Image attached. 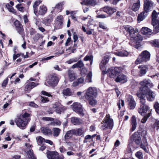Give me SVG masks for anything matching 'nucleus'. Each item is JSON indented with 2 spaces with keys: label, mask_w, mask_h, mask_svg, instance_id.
<instances>
[{
  "label": "nucleus",
  "mask_w": 159,
  "mask_h": 159,
  "mask_svg": "<svg viewBox=\"0 0 159 159\" xmlns=\"http://www.w3.org/2000/svg\"><path fill=\"white\" fill-rule=\"evenodd\" d=\"M139 68L140 69V71L139 72V75L140 76H142L145 75L146 73L148 68L146 66L140 65L139 66Z\"/></svg>",
  "instance_id": "obj_19"
},
{
  "label": "nucleus",
  "mask_w": 159,
  "mask_h": 159,
  "mask_svg": "<svg viewBox=\"0 0 159 159\" xmlns=\"http://www.w3.org/2000/svg\"><path fill=\"white\" fill-rule=\"evenodd\" d=\"M152 23L154 28V31L156 33L159 32V18L156 11L154 10L152 15Z\"/></svg>",
  "instance_id": "obj_6"
},
{
  "label": "nucleus",
  "mask_w": 159,
  "mask_h": 159,
  "mask_svg": "<svg viewBox=\"0 0 159 159\" xmlns=\"http://www.w3.org/2000/svg\"><path fill=\"white\" fill-rule=\"evenodd\" d=\"M47 156L48 159H64V157L62 155H59L57 152L56 151L51 152L48 151L47 153Z\"/></svg>",
  "instance_id": "obj_10"
},
{
  "label": "nucleus",
  "mask_w": 159,
  "mask_h": 159,
  "mask_svg": "<svg viewBox=\"0 0 159 159\" xmlns=\"http://www.w3.org/2000/svg\"><path fill=\"white\" fill-rule=\"evenodd\" d=\"M14 24L16 27V29L20 28V27L23 26L20 22L18 20H16L14 22Z\"/></svg>",
  "instance_id": "obj_45"
},
{
  "label": "nucleus",
  "mask_w": 159,
  "mask_h": 159,
  "mask_svg": "<svg viewBox=\"0 0 159 159\" xmlns=\"http://www.w3.org/2000/svg\"><path fill=\"white\" fill-rule=\"evenodd\" d=\"M154 107L157 112L159 114V103L156 102L154 105Z\"/></svg>",
  "instance_id": "obj_52"
},
{
  "label": "nucleus",
  "mask_w": 159,
  "mask_h": 159,
  "mask_svg": "<svg viewBox=\"0 0 159 159\" xmlns=\"http://www.w3.org/2000/svg\"><path fill=\"white\" fill-rule=\"evenodd\" d=\"M42 120L45 121H53L54 118L49 117H43L42 118Z\"/></svg>",
  "instance_id": "obj_55"
},
{
  "label": "nucleus",
  "mask_w": 159,
  "mask_h": 159,
  "mask_svg": "<svg viewBox=\"0 0 159 159\" xmlns=\"http://www.w3.org/2000/svg\"><path fill=\"white\" fill-rule=\"evenodd\" d=\"M52 129L53 131V136L56 137L58 136L61 131V129L55 127L53 128Z\"/></svg>",
  "instance_id": "obj_32"
},
{
  "label": "nucleus",
  "mask_w": 159,
  "mask_h": 159,
  "mask_svg": "<svg viewBox=\"0 0 159 159\" xmlns=\"http://www.w3.org/2000/svg\"><path fill=\"white\" fill-rule=\"evenodd\" d=\"M61 105H62L59 102H56L53 104V107L56 109L58 108L61 107Z\"/></svg>",
  "instance_id": "obj_53"
},
{
  "label": "nucleus",
  "mask_w": 159,
  "mask_h": 159,
  "mask_svg": "<svg viewBox=\"0 0 159 159\" xmlns=\"http://www.w3.org/2000/svg\"><path fill=\"white\" fill-rule=\"evenodd\" d=\"M110 129H112L113 126V125H114V123H113V120L112 119L110 118Z\"/></svg>",
  "instance_id": "obj_63"
},
{
  "label": "nucleus",
  "mask_w": 159,
  "mask_h": 159,
  "mask_svg": "<svg viewBox=\"0 0 159 159\" xmlns=\"http://www.w3.org/2000/svg\"><path fill=\"white\" fill-rule=\"evenodd\" d=\"M41 132L45 135H49L52 134L51 130L48 127H43L41 129Z\"/></svg>",
  "instance_id": "obj_25"
},
{
  "label": "nucleus",
  "mask_w": 159,
  "mask_h": 159,
  "mask_svg": "<svg viewBox=\"0 0 159 159\" xmlns=\"http://www.w3.org/2000/svg\"><path fill=\"white\" fill-rule=\"evenodd\" d=\"M135 156L139 159H143V154L140 151L137 152L135 154Z\"/></svg>",
  "instance_id": "obj_48"
},
{
  "label": "nucleus",
  "mask_w": 159,
  "mask_h": 159,
  "mask_svg": "<svg viewBox=\"0 0 159 159\" xmlns=\"http://www.w3.org/2000/svg\"><path fill=\"white\" fill-rule=\"evenodd\" d=\"M29 83L32 89H33V88L35 87L37 85H38V84L34 82H31Z\"/></svg>",
  "instance_id": "obj_62"
},
{
  "label": "nucleus",
  "mask_w": 159,
  "mask_h": 159,
  "mask_svg": "<svg viewBox=\"0 0 159 159\" xmlns=\"http://www.w3.org/2000/svg\"><path fill=\"white\" fill-rule=\"evenodd\" d=\"M128 104L129 108L131 110L134 109L136 105V103L133 97L129 95L127 99Z\"/></svg>",
  "instance_id": "obj_14"
},
{
  "label": "nucleus",
  "mask_w": 159,
  "mask_h": 159,
  "mask_svg": "<svg viewBox=\"0 0 159 159\" xmlns=\"http://www.w3.org/2000/svg\"><path fill=\"white\" fill-rule=\"evenodd\" d=\"M153 45L154 47L159 48V41L155 40L154 42Z\"/></svg>",
  "instance_id": "obj_56"
},
{
  "label": "nucleus",
  "mask_w": 159,
  "mask_h": 159,
  "mask_svg": "<svg viewBox=\"0 0 159 159\" xmlns=\"http://www.w3.org/2000/svg\"><path fill=\"white\" fill-rule=\"evenodd\" d=\"M131 124L132 126L131 130L132 131L136 129L137 123L136 117L134 116H133L131 119Z\"/></svg>",
  "instance_id": "obj_28"
},
{
  "label": "nucleus",
  "mask_w": 159,
  "mask_h": 159,
  "mask_svg": "<svg viewBox=\"0 0 159 159\" xmlns=\"http://www.w3.org/2000/svg\"><path fill=\"white\" fill-rule=\"evenodd\" d=\"M98 0H86L85 4L94 7L98 4Z\"/></svg>",
  "instance_id": "obj_26"
},
{
  "label": "nucleus",
  "mask_w": 159,
  "mask_h": 159,
  "mask_svg": "<svg viewBox=\"0 0 159 159\" xmlns=\"http://www.w3.org/2000/svg\"><path fill=\"white\" fill-rule=\"evenodd\" d=\"M40 101L43 103H46L49 101V100L48 98L41 96Z\"/></svg>",
  "instance_id": "obj_50"
},
{
  "label": "nucleus",
  "mask_w": 159,
  "mask_h": 159,
  "mask_svg": "<svg viewBox=\"0 0 159 159\" xmlns=\"http://www.w3.org/2000/svg\"><path fill=\"white\" fill-rule=\"evenodd\" d=\"M6 7L8 9L9 11L11 12H14V9L12 6H10L9 4L7 3L5 5Z\"/></svg>",
  "instance_id": "obj_46"
},
{
  "label": "nucleus",
  "mask_w": 159,
  "mask_h": 159,
  "mask_svg": "<svg viewBox=\"0 0 159 159\" xmlns=\"http://www.w3.org/2000/svg\"><path fill=\"white\" fill-rule=\"evenodd\" d=\"M147 100L149 101H152L154 100L155 97L154 93L149 89H146L145 93Z\"/></svg>",
  "instance_id": "obj_17"
},
{
  "label": "nucleus",
  "mask_w": 159,
  "mask_h": 159,
  "mask_svg": "<svg viewBox=\"0 0 159 159\" xmlns=\"http://www.w3.org/2000/svg\"><path fill=\"white\" fill-rule=\"evenodd\" d=\"M84 65L82 61H79L76 63L72 66L71 68L73 69L77 68H82L84 67Z\"/></svg>",
  "instance_id": "obj_30"
},
{
  "label": "nucleus",
  "mask_w": 159,
  "mask_h": 159,
  "mask_svg": "<svg viewBox=\"0 0 159 159\" xmlns=\"http://www.w3.org/2000/svg\"><path fill=\"white\" fill-rule=\"evenodd\" d=\"M62 93L64 96H70L72 94V92L69 88H67L63 90Z\"/></svg>",
  "instance_id": "obj_33"
},
{
  "label": "nucleus",
  "mask_w": 159,
  "mask_h": 159,
  "mask_svg": "<svg viewBox=\"0 0 159 159\" xmlns=\"http://www.w3.org/2000/svg\"><path fill=\"white\" fill-rule=\"evenodd\" d=\"M43 21L44 23L48 25V24L52 21V20L51 18L45 17L44 18Z\"/></svg>",
  "instance_id": "obj_43"
},
{
  "label": "nucleus",
  "mask_w": 159,
  "mask_h": 159,
  "mask_svg": "<svg viewBox=\"0 0 159 159\" xmlns=\"http://www.w3.org/2000/svg\"><path fill=\"white\" fill-rule=\"evenodd\" d=\"M68 78L71 82L73 81L77 78L76 74L73 70L69 69L68 71Z\"/></svg>",
  "instance_id": "obj_18"
},
{
  "label": "nucleus",
  "mask_w": 159,
  "mask_h": 159,
  "mask_svg": "<svg viewBox=\"0 0 159 159\" xmlns=\"http://www.w3.org/2000/svg\"><path fill=\"white\" fill-rule=\"evenodd\" d=\"M84 60L85 61H89L90 64L91 65L93 61V56L91 55H87L84 58Z\"/></svg>",
  "instance_id": "obj_36"
},
{
  "label": "nucleus",
  "mask_w": 159,
  "mask_h": 159,
  "mask_svg": "<svg viewBox=\"0 0 159 159\" xmlns=\"http://www.w3.org/2000/svg\"><path fill=\"white\" fill-rule=\"evenodd\" d=\"M126 31L129 33L131 37L130 39L133 42H139L142 41L141 36L138 34V32L136 31L132 26L127 25L125 27Z\"/></svg>",
  "instance_id": "obj_4"
},
{
  "label": "nucleus",
  "mask_w": 159,
  "mask_h": 159,
  "mask_svg": "<svg viewBox=\"0 0 159 159\" xmlns=\"http://www.w3.org/2000/svg\"><path fill=\"white\" fill-rule=\"evenodd\" d=\"M133 137L134 140L136 143L139 144L141 141V138L140 136L138 133H135L133 135Z\"/></svg>",
  "instance_id": "obj_24"
},
{
  "label": "nucleus",
  "mask_w": 159,
  "mask_h": 159,
  "mask_svg": "<svg viewBox=\"0 0 159 159\" xmlns=\"http://www.w3.org/2000/svg\"><path fill=\"white\" fill-rule=\"evenodd\" d=\"M92 72L91 71H90L88 74L85 81L89 83L92 81Z\"/></svg>",
  "instance_id": "obj_38"
},
{
  "label": "nucleus",
  "mask_w": 159,
  "mask_h": 159,
  "mask_svg": "<svg viewBox=\"0 0 159 159\" xmlns=\"http://www.w3.org/2000/svg\"><path fill=\"white\" fill-rule=\"evenodd\" d=\"M47 7L44 5H41L38 11V9L36 11L37 13L34 12V13L36 16H38L39 15L43 16L46 14L47 11Z\"/></svg>",
  "instance_id": "obj_12"
},
{
  "label": "nucleus",
  "mask_w": 159,
  "mask_h": 159,
  "mask_svg": "<svg viewBox=\"0 0 159 159\" xmlns=\"http://www.w3.org/2000/svg\"><path fill=\"white\" fill-rule=\"evenodd\" d=\"M66 109V108L61 105V107L56 109V111L57 113L60 114L61 112H63Z\"/></svg>",
  "instance_id": "obj_40"
},
{
  "label": "nucleus",
  "mask_w": 159,
  "mask_h": 159,
  "mask_svg": "<svg viewBox=\"0 0 159 159\" xmlns=\"http://www.w3.org/2000/svg\"><path fill=\"white\" fill-rule=\"evenodd\" d=\"M30 120V114L25 113L19 115L15 121L17 126L20 129H24Z\"/></svg>",
  "instance_id": "obj_3"
},
{
  "label": "nucleus",
  "mask_w": 159,
  "mask_h": 159,
  "mask_svg": "<svg viewBox=\"0 0 159 159\" xmlns=\"http://www.w3.org/2000/svg\"><path fill=\"white\" fill-rule=\"evenodd\" d=\"M139 97L140 98V106L138 110L139 113L142 116L145 115L147 112L151 113V111L149 106L145 104V99L143 98V95Z\"/></svg>",
  "instance_id": "obj_5"
},
{
  "label": "nucleus",
  "mask_w": 159,
  "mask_h": 159,
  "mask_svg": "<svg viewBox=\"0 0 159 159\" xmlns=\"http://www.w3.org/2000/svg\"><path fill=\"white\" fill-rule=\"evenodd\" d=\"M153 128L158 130L159 129V120H156L153 125Z\"/></svg>",
  "instance_id": "obj_47"
},
{
  "label": "nucleus",
  "mask_w": 159,
  "mask_h": 159,
  "mask_svg": "<svg viewBox=\"0 0 159 159\" xmlns=\"http://www.w3.org/2000/svg\"><path fill=\"white\" fill-rule=\"evenodd\" d=\"M108 16H106L104 15L101 14L97 15L96 16V17L97 18H104L107 17H108Z\"/></svg>",
  "instance_id": "obj_61"
},
{
  "label": "nucleus",
  "mask_w": 159,
  "mask_h": 159,
  "mask_svg": "<svg viewBox=\"0 0 159 159\" xmlns=\"http://www.w3.org/2000/svg\"><path fill=\"white\" fill-rule=\"evenodd\" d=\"M129 53L126 51H123L116 52L115 54L118 56L121 57H127L128 56Z\"/></svg>",
  "instance_id": "obj_31"
},
{
  "label": "nucleus",
  "mask_w": 159,
  "mask_h": 159,
  "mask_svg": "<svg viewBox=\"0 0 159 159\" xmlns=\"http://www.w3.org/2000/svg\"><path fill=\"white\" fill-rule=\"evenodd\" d=\"M32 89L29 83L28 84H26L25 86V91H27L28 92L30 91Z\"/></svg>",
  "instance_id": "obj_49"
},
{
  "label": "nucleus",
  "mask_w": 159,
  "mask_h": 159,
  "mask_svg": "<svg viewBox=\"0 0 159 159\" xmlns=\"http://www.w3.org/2000/svg\"><path fill=\"white\" fill-rule=\"evenodd\" d=\"M101 129L103 130L108 129L109 127V115H107L102 121Z\"/></svg>",
  "instance_id": "obj_15"
},
{
  "label": "nucleus",
  "mask_w": 159,
  "mask_h": 159,
  "mask_svg": "<svg viewBox=\"0 0 159 159\" xmlns=\"http://www.w3.org/2000/svg\"><path fill=\"white\" fill-rule=\"evenodd\" d=\"M109 60V56H106L104 57L100 64V67L101 70H103L102 74L103 75L106 74L107 73L109 70V68L108 67L107 69V70H106L107 67V64H108Z\"/></svg>",
  "instance_id": "obj_8"
},
{
  "label": "nucleus",
  "mask_w": 159,
  "mask_h": 159,
  "mask_svg": "<svg viewBox=\"0 0 159 159\" xmlns=\"http://www.w3.org/2000/svg\"><path fill=\"white\" fill-rule=\"evenodd\" d=\"M29 105L30 106L32 107L35 108H37L38 107V106L36 104L32 102H30Z\"/></svg>",
  "instance_id": "obj_59"
},
{
  "label": "nucleus",
  "mask_w": 159,
  "mask_h": 159,
  "mask_svg": "<svg viewBox=\"0 0 159 159\" xmlns=\"http://www.w3.org/2000/svg\"><path fill=\"white\" fill-rule=\"evenodd\" d=\"M151 114V113H148L141 120V123L143 124L145 123L148 119L150 116Z\"/></svg>",
  "instance_id": "obj_39"
},
{
  "label": "nucleus",
  "mask_w": 159,
  "mask_h": 159,
  "mask_svg": "<svg viewBox=\"0 0 159 159\" xmlns=\"http://www.w3.org/2000/svg\"><path fill=\"white\" fill-rule=\"evenodd\" d=\"M8 80L7 78H6L5 80H4L2 84V86L6 87V84L8 83Z\"/></svg>",
  "instance_id": "obj_60"
},
{
  "label": "nucleus",
  "mask_w": 159,
  "mask_h": 159,
  "mask_svg": "<svg viewBox=\"0 0 159 159\" xmlns=\"http://www.w3.org/2000/svg\"><path fill=\"white\" fill-rule=\"evenodd\" d=\"M73 135H74V133L73 129L67 131L64 135V140L66 141L67 140L70 139Z\"/></svg>",
  "instance_id": "obj_27"
},
{
  "label": "nucleus",
  "mask_w": 159,
  "mask_h": 159,
  "mask_svg": "<svg viewBox=\"0 0 159 159\" xmlns=\"http://www.w3.org/2000/svg\"><path fill=\"white\" fill-rule=\"evenodd\" d=\"M16 30L18 33L22 36L24 34V30L23 26L20 27L17 29H16Z\"/></svg>",
  "instance_id": "obj_42"
},
{
  "label": "nucleus",
  "mask_w": 159,
  "mask_h": 159,
  "mask_svg": "<svg viewBox=\"0 0 159 159\" xmlns=\"http://www.w3.org/2000/svg\"><path fill=\"white\" fill-rule=\"evenodd\" d=\"M42 1L41 0H38L36 1L33 6L34 12H35L36 13H37L36 11H37V7L41 3Z\"/></svg>",
  "instance_id": "obj_34"
},
{
  "label": "nucleus",
  "mask_w": 159,
  "mask_h": 159,
  "mask_svg": "<svg viewBox=\"0 0 159 159\" xmlns=\"http://www.w3.org/2000/svg\"><path fill=\"white\" fill-rule=\"evenodd\" d=\"M77 59L76 58H72L66 61V63L68 64H71L74 62L77 61Z\"/></svg>",
  "instance_id": "obj_54"
},
{
  "label": "nucleus",
  "mask_w": 159,
  "mask_h": 159,
  "mask_svg": "<svg viewBox=\"0 0 159 159\" xmlns=\"http://www.w3.org/2000/svg\"><path fill=\"white\" fill-rule=\"evenodd\" d=\"M74 135L78 136H83L85 131L83 128H80L78 129H73Z\"/></svg>",
  "instance_id": "obj_20"
},
{
  "label": "nucleus",
  "mask_w": 159,
  "mask_h": 159,
  "mask_svg": "<svg viewBox=\"0 0 159 159\" xmlns=\"http://www.w3.org/2000/svg\"><path fill=\"white\" fill-rule=\"evenodd\" d=\"M41 93L42 94H43V95L47 96L48 97H52V96L49 93H48L44 91H42L41 92Z\"/></svg>",
  "instance_id": "obj_58"
},
{
  "label": "nucleus",
  "mask_w": 159,
  "mask_h": 159,
  "mask_svg": "<svg viewBox=\"0 0 159 159\" xmlns=\"http://www.w3.org/2000/svg\"><path fill=\"white\" fill-rule=\"evenodd\" d=\"M101 10L103 11H104L109 14V7L108 6L104 7L102 8H101Z\"/></svg>",
  "instance_id": "obj_51"
},
{
  "label": "nucleus",
  "mask_w": 159,
  "mask_h": 159,
  "mask_svg": "<svg viewBox=\"0 0 159 159\" xmlns=\"http://www.w3.org/2000/svg\"><path fill=\"white\" fill-rule=\"evenodd\" d=\"M153 2L149 0H144V10L147 12L152 10L153 8Z\"/></svg>",
  "instance_id": "obj_13"
},
{
  "label": "nucleus",
  "mask_w": 159,
  "mask_h": 159,
  "mask_svg": "<svg viewBox=\"0 0 159 159\" xmlns=\"http://www.w3.org/2000/svg\"><path fill=\"white\" fill-rule=\"evenodd\" d=\"M140 7V1L138 0L137 2L134 3L132 7V10L134 11H136L138 10Z\"/></svg>",
  "instance_id": "obj_29"
},
{
  "label": "nucleus",
  "mask_w": 159,
  "mask_h": 159,
  "mask_svg": "<svg viewBox=\"0 0 159 159\" xmlns=\"http://www.w3.org/2000/svg\"><path fill=\"white\" fill-rule=\"evenodd\" d=\"M150 57V54L149 52L144 51L139 56L135 61V64L137 65L143 62H146L149 60Z\"/></svg>",
  "instance_id": "obj_7"
},
{
  "label": "nucleus",
  "mask_w": 159,
  "mask_h": 159,
  "mask_svg": "<svg viewBox=\"0 0 159 159\" xmlns=\"http://www.w3.org/2000/svg\"><path fill=\"white\" fill-rule=\"evenodd\" d=\"M148 12L144 10L143 12L138 15L137 20L138 23H140L143 21L148 15Z\"/></svg>",
  "instance_id": "obj_22"
},
{
  "label": "nucleus",
  "mask_w": 159,
  "mask_h": 159,
  "mask_svg": "<svg viewBox=\"0 0 159 159\" xmlns=\"http://www.w3.org/2000/svg\"><path fill=\"white\" fill-rule=\"evenodd\" d=\"M59 149L60 152L61 153H64L66 151V150L64 148L63 146L61 147Z\"/></svg>",
  "instance_id": "obj_64"
},
{
  "label": "nucleus",
  "mask_w": 159,
  "mask_h": 159,
  "mask_svg": "<svg viewBox=\"0 0 159 159\" xmlns=\"http://www.w3.org/2000/svg\"><path fill=\"white\" fill-rule=\"evenodd\" d=\"M27 154L29 159H36V157L34 154L33 151L32 150L30 149L28 152Z\"/></svg>",
  "instance_id": "obj_35"
},
{
  "label": "nucleus",
  "mask_w": 159,
  "mask_h": 159,
  "mask_svg": "<svg viewBox=\"0 0 159 159\" xmlns=\"http://www.w3.org/2000/svg\"><path fill=\"white\" fill-rule=\"evenodd\" d=\"M64 5L63 2H60L57 4L55 7V8L58 9V11L60 12L63 9L62 7Z\"/></svg>",
  "instance_id": "obj_41"
},
{
  "label": "nucleus",
  "mask_w": 159,
  "mask_h": 159,
  "mask_svg": "<svg viewBox=\"0 0 159 159\" xmlns=\"http://www.w3.org/2000/svg\"><path fill=\"white\" fill-rule=\"evenodd\" d=\"M122 68L120 67H111L110 69V77H112L114 76L115 80L116 82H120L121 83H126L127 81V78L126 75L123 74H120L122 71Z\"/></svg>",
  "instance_id": "obj_1"
},
{
  "label": "nucleus",
  "mask_w": 159,
  "mask_h": 159,
  "mask_svg": "<svg viewBox=\"0 0 159 159\" xmlns=\"http://www.w3.org/2000/svg\"><path fill=\"white\" fill-rule=\"evenodd\" d=\"M63 18V16H57V23L58 25H61L62 24V19Z\"/></svg>",
  "instance_id": "obj_44"
},
{
  "label": "nucleus",
  "mask_w": 159,
  "mask_h": 159,
  "mask_svg": "<svg viewBox=\"0 0 159 159\" xmlns=\"http://www.w3.org/2000/svg\"><path fill=\"white\" fill-rule=\"evenodd\" d=\"M140 84L143 87V88L147 87H152L153 86V84L151 81L148 79H145L140 83Z\"/></svg>",
  "instance_id": "obj_16"
},
{
  "label": "nucleus",
  "mask_w": 159,
  "mask_h": 159,
  "mask_svg": "<svg viewBox=\"0 0 159 159\" xmlns=\"http://www.w3.org/2000/svg\"><path fill=\"white\" fill-rule=\"evenodd\" d=\"M71 121L72 124L75 125H79L83 123L82 120L79 118L73 117L71 118Z\"/></svg>",
  "instance_id": "obj_23"
},
{
  "label": "nucleus",
  "mask_w": 159,
  "mask_h": 159,
  "mask_svg": "<svg viewBox=\"0 0 159 159\" xmlns=\"http://www.w3.org/2000/svg\"><path fill=\"white\" fill-rule=\"evenodd\" d=\"M98 91L95 87H90L87 90L84 97L90 105L93 106L97 104V102L95 98L96 97Z\"/></svg>",
  "instance_id": "obj_2"
},
{
  "label": "nucleus",
  "mask_w": 159,
  "mask_h": 159,
  "mask_svg": "<svg viewBox=\"0 0 159 159\" xmlns=\"http://www.w3.org/2000/svg\"><path fill=\"white\" fill-rule=\"evenodd\" d=\"M73 110L80 116H83L84 115L82 105L78 103H74L73 105Z\"/></svg>",
  "instance_id": "obj_11"
},
{
  "label": "nucleus",
  "mask_w": 159,
  "mask_h": 159,
  "mask_svg": "<svg viewBox=\"0 0 159 159\" xmlns=\"http://www.w3.org/2000/svg\"><path fill=\"white\" fill-rule=\"evenodd\" d=\"M59 78L57 74H53L50 75L47 79V83L51 86H56L58 81Z\"/></svg>",
  "instance_id": "obj_9"
},
{
  "label": "nucleus",
  "mask_w": 159,
  "mask_h": 159,
  "mask_svg": "<svg viewBox=\"0 0 159 159\" xmlns=\"http://www.w3.org/2000/svg\"><path fill=\"white\" fill-rule=\"evenodd\" d=\"M36 140L38 144L39 145L43 143V142H45V139L41 136H38L36 138Z\"/></svg>",
  "instance_id": "obj_37"
},
{
  "label": "nucleus",
  "mask_w": 159,
  "mask_h": 159,
  "mask_svg": "<svg viewBox=\"0 0 159 159\" xmlns=\"http://www.w3.org/2000/svg\"><path fill=\"white\" fill-rule=\"evenodd\" d=\"M21 4H19L17 5L16 6V7L18 9V10L20 11H22L24 9V7H21Z\"/></svg>",
  "instance_id": "obj_57"
},
{
  "label": "nucleus",
  "mask_w": 159,
  "mask_h": 159,
  "mask_svg": "<svg viewBox=\"0 0 159 159\" xmlns=\"http://www.w3.org/2000/svg\"><path fill=\"white\" fill-rule=\"evenodd\" d=\"M141 33L147 36H149L151 35L152 33V30L148 28L143 27L141 30Z\"/></svg>",
  "instance_id": "obj_21"
}]
</instances>
